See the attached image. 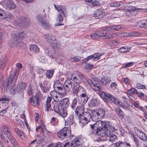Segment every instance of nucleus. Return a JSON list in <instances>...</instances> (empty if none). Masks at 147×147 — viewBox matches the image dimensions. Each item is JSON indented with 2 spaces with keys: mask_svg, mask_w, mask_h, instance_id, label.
Listing matches in <instances>:
<instances>
[{
  "mask_svg": "<svg viewBox=\"0 0 147 147\" xmlns=\"http://www.w3.org/2000/svg\"><path fill=\"white\" fill-rule=\"evenodd\" d=\"M120 5L119 3L117 2H112L110 4V6L111 7H118L120 6Z\"/></svg>",
  "mask_w": 147,
  "mask_h": 147,
  "instance_id": "54",
  "label": "nucleus"
},
{
  "mask_svg": "<svg viewBox=\"0 0 147 147\" xmlns=\"http://www.w3.org/2000/svg\"><path fill=\"white\" fill-rule=\"evenodd\" d=\"M17 88H16L15 85L12 86L10 89V92L12 95H14L16 93H17Z\"/></svg>",
  "mask_w": 147,
  "mask_h": 147,
  "instance_id": "46",
  "label": "nucleus"
},
{
  "mask_svg": "<svg viewBox=\"0 0 147 147\" xmlns=\"http://www.w3.org/2000/svg\"><path fill=\"white\" fill-rule=\"evenodd\" d=\"M30 51L34 53H37L39 52V49L38 47L36 45H30Z\"/></svg>",
  "mask_w": 147,
  "mask_h": 147,
  "instance_id": "27",
  "label": "nucleus"
},
{
  "mask_svg": "<svg viewBox=\"0 0 147 147\" xmlns=\"http://www.w3.org/2000/svg\"><path fill=\"white\" fill-rule=\"evenodd\" d=\"M55 88H57L56 89V90L58 91L59 93L61 95L66 94L67 91L68 90V89H67V88H65V87H64L63 88L62 87H61L60 86H57L55 87Z\"/></svg>",
  "mask_w": 147,
  "mask_h": 147,
  "instance_id": "24",
  "label": "nucleus"
},
{
  "mask_svg": "<svg viewBox=\"0 0 147 147\" xmlns=\"http://www.w3.org/2000/svg\"><path fill=\"white\" fill-rule=\"evenodd\" d=\"M74 116L73 114L71 115L65 121V123L67 125H72L74 123Z\"/></svg>",
  "mask_w": 147,
  "mask_h": 147,
  "instance_id": "26",
  "label": "nucleus"
},
{
  "mask_svg": "<svg viewBox=\"0 0 147 147\" xmlns=\"http://www.w3.org/2000/svg\"><path fill=\"white\" fill-rule=\"evenodd\" d=\"M90 125L94 134L105 136L106 135L109 136V135L111 133L110 130L111 125L108 122L99 120Z\"/></svg>",
  "mask_w": 147,
  "mask_h": 147,
  "instance_id": "1",
  "label": "nucleus"
},
{
  "mask_svg": "<svg viewBox=\"0 0 147 147\" xmlns=\"http://www.w3.org/2000/svg\"><path fill=\"white\" fill-rule=\"evenodd\" d=\"M69 103V100L67 98H64L61 100V102L59 103V105L62 106L63 109L66 108L68 106Z\"/></svg>",
  "mask_w": 147,
  "mask_h": 147,
  "instance_id": "21",
  "label": "nucleus"
},
{
  "mask_svg": "<svg viewBox=\"0 0 147 147\" xmlns=\"http://www.w3.org/2000/svg\"><path fill=\"white\" fill-rule=\"evenodd\" d=\"M62 14L59 13L57 15V20L59 22H61L63 20V17Z\"/></svg>",
  "mask_w": 147,
  "mask_h": 147,
  "instance_id": "53",
  "label": "nucleus"
},
{
  "mask_svg": "<svg viewBox=\"0 0 147 147\" xmlns=\"http://www.w3.org/2000/svg\"><path fill=\"white\" fill-rule=\"evenodd\" d=\"M42 95L40 92H37L35 96H32L29 99V103L32 106H36L40 105V100Z\"/></svg>",
  "mask_w": 147,
  "mask_h": 147,
  "instance_id": "5",
  "label": "nucleus"
},
{
  "mask_svg": "<svg viewBox=\"0 0 147 147\" xmlns=\"http://www.w3.org/2000/svg\"><path fill=\"white\" fill-rule=\"evenodd\" d=\"M16 133L21 138H22L24 137V135L22 132L19 128H16L15 129Z\"/></svg>",
  "mask_w": 147,
  "mask_h": 147,
  "instance_id": "33",
  "label": "nucleus"
},
{
  "mask_svg": "<svg viewBox=\"0 0 147 147\" xmlns=\"http://www.w3.org/2000/svg\"><path fill=\"white\" fill-rule=\"evenodd\" d=\"M91 114L92 120L95 121L98 119L102 118L105 115V112L103 109L99 108L97 110H92Z\"/></svg>",
  "mask_w": 147,
  "mask_h": 147,
  "instance_id": "4",
  "label": "nucleus"
},
{
  "mask_svg": "<svg viewBox=\"0 0 147 147\" xmlns=\"http://www.w3.org/2000/svg\"><path fill=\"white\" fill-rule=\"evenodd\" d=\"M2 131L5 136L11 142H13L14 138L12 134L9 129V127L4 125L2 127Z\"/></svg>",
  "mask_w": 147,
  "mask_h": 147,
  "instance_id": "9",
  "label": "nucleus"
},
{
  "mask_svg": "<svg viewBox=\"0 0 147 147\" xmlns=\"http://www.w3.org/2000/svg\"><path fill=\"white\" fill-rule=\"evenodd\" d=\"M0 138L2 139V140L5 143H8L9 141L7 138H5V136L3 133L0 132Z\"/></svg>",
  "mask_w": 147,
  "mask_h": 147,
  "instance_id": "55",
  "label": "nucleus"
},
{
  "mask_svg": "<svg viewBox=\"0 0 147 147\" xmlns=\"http://www.w3.org/2000/svg\"><path fill=\"white\" fill-rule=\"evenodd\" d=\"M41 24L42 28L45 29H49L50 27V24L48 22L43 21Z\"/></svg>",
  "mask_w": 147,
  "mask_h": 147,
  "instance_id": "32",
  "label": "nucleus"
},
{
  "mask_svg": "<svg viewBox=\"0 0 147 147\" xmlns=\"http://www.w3.org/2000/svg\"><path fill=\"white\" fill-rule=\"evenodd\" d=\"M106 30H107V27L106 29L105 30H102L100 31H99L98 32V35H99V38L102 37L103 36L105 37V36L106 34Z\"/></svg>",
  "mask_w": 147,
  "mask_h": 147,
  "instance_id": "39",
  "label": "nucleus"
},
{
  "mask_svg": "<svg viewBox=\"0 0 147 147\" xmlns=\"http://www.w3.org/2000/svg\"><path fill=\"white\" fill-rule=\"evenodd\" d=\"M16 75H17L14 77L13 76V75L10 74L8 77L5 80L2 82L1 87L2 93H4L6 91L7 88L10 87L12 83L15 84L17 80L16 76L18 75V73H16Z\"/></svg>",
  "mask_w": 147,
  "mask_h": 147,
  "instance_id": "2",
  "label": "nucleus"
},
{
  "mask_svg": "<svg viewBox=\"0 0 147 147\" xmlns=\"http://www.w3.org/2000/svg\"><path fill=\"white\" fill-rule=\"evenodd\" d=\"M113 144L116 147H131L129 143L120 141H117L114 143Z\"/></svg>",
  "mask_w": 147,
  "mask_h": 147,
  "instance_id": "14",
  "label": "nucleus"
},
{
  "mask_svg": "<svg viewBox=\"0 0 147 147\" xmlns=\"http://www.w3.org/2000/svg\"><path fill=\"white\" fill-rule=\"evenodd\" d=\"M123 10L125 13L127 14L129 13V15H133L132 13L136 11L135 7L131 6L125 7L123 9Z\"/></svg>",
  "mask_w": 147,
  "mask_h": 147,
  "instance_id": "16",
  "label": "nucleus"
},
{
  "mask_svg": "<svg viewBox=\"0 0 147 147\" xmlns=\"http://www.w3.org/2000/svg\"><path fill=\"white\" fill-rule=\"evenodd\" d=\"M27 92L29 96L33 94L34 93V87L32 86H30V85L29 87L28 88Z\"/></svg>",
  "mask_w": 147,
  "mask_h": 147,
  "instance_id": "38",
  "label": "nucleus"
},
{
  "mask_svg": "<svg viewBox=\"0 0 147 147\" xmlns=\"http://www.w3.org/2000/svg\"><path fill=\"white\" fill-rule=\"evenodd\" d=\"M74 84L70 80H68L66 81L64 83L63 87H66L67 89H71L74 87Z\"/></svg>",
  "mask_w": 147,
  "mask_h": 147,
  "instance_id": "23",
  "label": "nucleus"
},
{
  "mask_svg": "<svg viewBox=\"0 0 147 147\" xmlns=\"http://www.w3.org/2000/svg\"><path fill=\"white\" fill-rule=\"evenodd\" d=\"M112 99L111 101L115 105H117L118 104L119 100L115 96L113 95Z\"/></svg>",
  "mask_w": 147,
  "mask_h": 147,
  "instance_id": "59",
  "label": "nucleus"
},
{
  "mask_svg": "<svg viewBox=\"0 0 147 147\" xmlns=\"http://www.w3.org/2000/svg\"><path fill=\"white\" fill-rule=\"evenodd\" d=\"M5 19L6 18H9L11 19L12 18V15L11 13L9 12H5Z\"/></svg>",
  "mask_w": 147,
  "mask_h": 147,
  "instance_id": "61",
  "label": "nucleus"
},
{
  "mask_svg": "<svg viewBox=\"0 0 147 147\" xmlns=\"http://www.w3.org/2000/svg\"><path fill=\"white\" fill-rule=\"evenodd\" d=\"M114 34H110L109 33H106L105 38L107 39L112 38L114 37Z\"/></svg>",
  "mask_w": 147,
  "mask_h": 147,
  "instance_id": "62",
  "label": "nucleus"
},
{
  "mask_svg": "<svg viewBox=\"0 0 147 147\" xmlns=\"http://www.w3.org/2000/svg\"><path fill=\"white\" fill-rule=\"evenodd\" d=\"M121 29H122V26L120 25H113L107 27V30L109 31H112L114 30L117 31Z\"/></svg>",
  "mask_w": 147,
  "mask_h": 147,
  "instance_id": "17",
  "label": "nucleus"
},
{
  "mask_svg": "<svg viewBox=\"0 0 147 147\" xmlns=\"http://www.w3.org/2000/svg\"><path fill=\"white\" fill-rule=\"evenodd\" d=\"M45 53L48 55L50 57L54 58L53 55L52 53V51L49 48H45Z\"/></svg>",
  "mask_w": 147,
  "mask_h": 147,
  "instance_id": "35",
  "label": "nucleus"
},
{
  "mask_svg": "<svg viewBox=\"0 0 147 147\" xmlns=\"http://www.w3.org/2000/svg\"><path fill=\"white\" fill-rule=\"evenodd\" d=\"M81 119L80 121L81 122V125L83 127L90 121L91 119H92V115L88 112H86L81 116Z\"/></svg>",
  "mask_w": 147,
  "mask_h": 147,
  "instance_id": "7",
  "label": "nucleus"
},
{
  "mask_svg": "<svg viewBox=\"0 0 147 147\" xmlns=\"http://www.w3.org/2000/svg\"><path fill=\"white\" fill-rule=\"evenodd\" d=\"M69 143V142H67L65 144L58 143L55 145V147H68Z\"/></svg>",
  "mask_w": 147,
  "mask_h": 147,
  "instance_id": "37",
  "label": "nucleus"
},
{
  "mask_svg": "<svg viewBox=\"0 0 147 147\" xmlns=\"http://www.w3.org/2000/svg\"><path fill=\"white\" fill-rule=\"evenodd\" d=\"M136 86L138 89H146L145 86L142 85L139 83H138L136 84Z\"/></svg>",
  "mask_w": 147,
  "mask_h": 147,
  "instance_id": "63",
  "label": "nucleus"
},
{
  "mask_svg": "<svg viewBox=\"0 0 147 147\" xmlns=\"http://www.w3.org/2000/svg\"><path fill=\"white\" fill-rule=\"evenodd\" d=\"M54 6L59 13L62 14L63 17L66 16L67 12L66 7L63 5H57L54 4Z\"/></svg>",
  "mask_w": 147,
  "mask_h": 147,
  "instance_id": "11",
  "label": "nucleus"
},
{
  "mask_svg": "<svg viewBox=\"0 0 147 147\" xmlns=\"http://www.w3.org/2000/svg\"><path fill=\"white\" fill-rule=\"evenodd\" d=\"M85 67L87 69L90 70L93 68V65L89 63H86Z\"/></svg>",
  "mask_w": 147,
  "mask_h": 147,
  "instance_id": "64",
  "label": "nucleus"
},
{
  "mask_svg": "<svg viewBox=\"0 0 147 147\" xmlns=\"http://www.w3.org/2000/svg\"><path fill=\"white\" fill-rule=\"evenodd\" d=\"M16 67H18L17 69L16 70L15 72H14V75H13V76L15 77L16 76V73H18V75L16 76V80H17V77L18 76L19 71L20 69H21L22 67V65L20 63H17L16 64Z\"/></svg>",
  "mask_w": 147,
  "mask_h": 147,
  "instance_id": "29",
  "label": "nucleus"
},
{
  "mask_svg": "<svg viewBox=\"0 0 147 147\" xmlns=\"http://www.w3.org/2000/svg\"><path fill=\"white\" fill-rule=\"evenodd\" d=\"M102 85V84H100L99 83L94 82V85L93 86H94V89L96 91L99 90L101 89V87L100 86Z\"/></svg>",
  "mask_w": 147,
  "mask_h": 147,
  "instance_id": "42",
  "label": "nucleus"
},
{
  "mask_svg": "<svg viewBox=\"0 0 147 147\" xmlns=\"http://www.w3.org/2000/svg\"><path fill=\"white\" fill-rule=\"evenodd\" d=\"M16 20V25L18 28L28 25L30 22V20L28 18L24 16H22L20 18H18Z\"/></svg>",
  "mask_w": 147,
  "mask_h": 147,
  "instance_id": "6",
  "label": "nucleus"
},
{
  "mask_svg": "<svg viewBox=\"0 0 147 147\" xmlns=\"http://www.w3.org/2000/svg\"><path fill=\"white\" fill-rule=\"evenodd\" d=\"M36 20L38 23L41 24L43 21L44 18H42V16L41 14L37 15L36 16Z\"/></svg>",
  "mask_w": 147,
  "mask_h": 147,
  "instance_id": "41",
  "label": "nucleus"
},
{
  "mask_svg": "<svg viewBox=\"0 0 147 147\" xmlns=\"http://www.w3.org/2000/svg\"><path fill=\"white\" fill-rule=\"evenodd\" d=\"M45 36L47 38V41L50 44H51L55 40L54 38V37L50 33L46 34Z\"/></svg>",
  "mask_w": 147,
  "mask_h": 147,
  "instance_id": "28",
  "label": "nucleus"
},
{
  "mask_svg": "<svg viewBox=\"0 0 147 147\" xmlns=\"http://www.w3.org/2000/svg\"><path fill=\"white\" fill-rule=\"evenodd\" d=\"M115 111L117 115L119 117V118L122 119L123 118L125 115L123 111L121 110L120 108H117L115 109Z\"/></svg>",
  "mask_w": 147,
  "mask_h": 147,
  "instance_id": "25",
  "label": "nucleus"
},
{
  "mask_svg": "<svg viewBox=\"0 0 147 147\" xmlns=\"http://www.w3.org/2000/svg\"><path fill=\"white\" fill-rule=\"evenodd\" d=\"M111 80L109 78H101L100 81H98V83L102 85H109L110 83Z\"/></svg>",
  "mask_w": 147,
  "mask_h": 147,
  "instance_id": "22",
  "label": "nucleus"
},
{
  "mask_svg": "<svg viewBox=\"0 0 147 147\" xmlns=\"http://www.w3.org/2000/svg\"><path fill=\"white\" fill-rule=\"evenodd\" d=\"M80 96L84 99V100L83 101V103H86L88 100V98L87 96H86V94L84 93H82L81 95H80Z\"/></svg>",
  "mask_w": 147,
  "mask_h": 147,
  "instance_id": "52",
  "label": "nucleus"
},
{
  "mask_svg": "<svg viewBox=\"0 0 147 147\" xmlns=\"http://www.w3.org/2000/svg\"><path fill=\"white\" fill-rule=\"evenodd\" d=\"M54 70L51 69V70H47L46 74V75L47 77L49 78H51L53 76L54 72Z\"/></svg>",
  "mask_w": 147,
  "mask_h": 147,
  "instance_id": "36",
  "label": "nucleus"
},
{
  "mask_svg": "<svg viewBox=\"0 0 147 147\" xmlns=\"http://www.w3.org/2000/svg\"><path fill=\"white\" fill-rule=\"evenodd\" d=\"M140 22L141 26L147 29V19L142 20L140 21Z\"/></svg>",
  "mask_w": 147,
  "mask_h": 147,
  "instance_id": "47",
  "label": "nucleus"
},
{
  "mask_svg": "<svg viewBox=\"0 0 147 147\" xmlns=\"http://www.w3.org/2000/svg\"><path fill=\"white\" fill-rule=\"evenodd\" d=\"M137 92L138 91L136 89L134 88H131L130 89H129L127 90V94H136L137 93Z\"/></svg>",
  "mask_w": 147,
  "mask_h": 147,
  "instance_id": "43",
  "label": "nucleus"
},
{
  "mask_svg": "<svg viewBox=\"0 0 147 147\" xmlns=\"http://www.w3.org/2000/svg\"><path fill=\"white\" fill-rule=\"evenodd\" d=\"M50 45L54 48L59 49L60 47V45L59 43H57L55 40Z\"/></svg>",
  "mask_w": 147,
  "mask_h": 147,
  "instance_id": "44",
  "label": "nucleus"
},
{
  "mask_svg": "<svg viewBox=\"0 0 147 147\" xmlns=\"http://www.w3.org/2000/svg\"><path fill=\"white\" fill-rule=\"evenodd\" d=\"M82 142L81 141V139L80 138H75L74 140L72 141L71 145L73 146V147H76V146L79 147L81 146Z\"/></svg>",
  "mask_w": 147,
  "mask_h": 147,
  "instance_id": "15",
  "label": "nucleus"
},
{
  "mask_svg": "<svg viewBox=\"0 0 147 147\" xmlns=\"http://www.w3.org/2000/svg\"><path fill=\"white\" fill-rule=\"evenodd\" d=\"M44 84L43 92H47V91L50 88V84H49L48 83H47V84Z\"/></svg>",
  "mask_w": 147,
  "mask_h": 147,
  "instance_id": "50",
  "label": "nucleus"
},
{
  "mask_svg": "<svg viewBox=\"0 0 147 147\" xmlns=\"http://www.w3.org/2000/svg\"><path fill=\"white\" fill-rule=\"evenodd\" d=\"M132 139L135 142L136 145L137 147L139 146V142L138 139L136 138L135 137L134 135H133Z\"/></svg>",
  "mask_w": 147,
  "mask_h": 147,
  "instance_id": "60",
  "label": "nucleus"
},
{
  "mask_svg": "<svg viewBox=\"0 0 147 147\" xmlns=\"http://www.w3.org/2000/svg\"><path fill=\"white\" fill-rule=\"evenodd\" d=\"M99 4L100 3L98 1L95 0H92L89 5H90L91 6H92L94 7L96 6L99 5Z\"/></svg>",
  "mask_w": 147,
  "mask_h": 147,
  "instance_id": "45",
  "label": "nucleus"
},
{
  "mask_svg": "<svg viewBox=\"0 0 147 147\" xmlns=\"http://www.w3.org/2000/svg\"><path fill=\"white\" fill-rule=\"evenodd\" d=\"M57 135L58 138L61 140L70 138L73 136L71 135L70 129L67 127H64L58 131L57 133Z\"/></svg>",
  "mask_w": 147,
  "mask_h": 147,
  "instance_id": "3",
  "label": "nucleus"
},
{
  "mask_svg": "<svg viewBox=\"0 0 147 147\" xmlns=\"http://www.w3.org/2000/svg\"><path fill=\"white\" fill-rule=\"evenodd\" d=\"M129 32H119L117 35L119 36H124L125 37H129Z\"/></svg>",
  "mask_w": 147,
  "mask_h": 147,
  "instance_id": "56",
  "label": "nucleus"
},
{
  "mask_svg": "<svg viewBox=\"0 0 147 147\" xmlns=\"http://www.w3.org/2000/svg\"><path fill=\"white\" fill-rule=\"evenodd\" d=\"M91 37L92 38L96 39L99 38V35H98V32H96L95 33H93L91 35Z\"/></svg>",
  "mask_w": 147,
  "mask_h": 147,
  "instance_id": "58",
  "label": "nucleus"
},
{
  "mask_svg": "<svg viewBox=\"0 0 147 147\" xmlns=\"http://www.w3.org/2000/svg\"><path fill=\"white\" fill-rule=\"evenodd\" d=\"M109 94V93L107 92H104L102 91H100L99 93V96L106 102H108V98Z\"/></svg>",
  "mask_w": 147,
  "mask_h": 147,
  "instance_id": "20",
  "label": "nucleus"
},
{
  "mask_svg": "<svg viewBox=\"0 0 147 147\" xmlns=\"http://www.w3.org/2000/svg\"><path fill=\"white\" fill-rule=\"evenodd\" d=\"M129 49H128L127 47H123L119 48L118 50L120 52H125L129 51Z\"/></svg>",
  "mask_w": 147,
  "mask_h": 147,
  "instance_id": "51",
  "label": "nucleus"
},
{
  "mask_svg": "<svg viewBox=\"0 0 147 147\" xmlns=\"http://www.w3.org/2000/svg\"><path fill=\"white\" fill-rule=\"evenodd\" d=\"M26 37V34L23 32H18L15 34L9 41V43L11 44V45H12L13 43H15L18 41L21 38Z\"/></svg>",
  "mask_w": 147,
  "mask_h": 147,
  "instance_id": "10",
  "label": "nucleus"
},
{
  "mask_svg": "<svg viewBox=\"0 0 147 147\" xmlns=\"http://www.w3.org/2000/svg\"><path fill=\"white\" fill-rule=\"evenodd\" d=\"M7 59L5 58H1L0 61V67L1 69H3L6 64Z\"/></svg>",
  "mask_w": 147,
  "mask_h": 147,
  "instance_id": "30",
  "label": "nucleus"
},
{
  "mask_svg": "<svg viewBox=\"0 0 147 147\" xmlns=\"http://www.w3.org/2000/svg\"><path fill=\"white\" fill-rule=\"evenodd\" d=\"M109 140L111 142H116L117 140V136L114 135H111L110 134L109 135Z\"/></svg>",
  "mask_w": 147,
  "mask_h": 147,
  "instance_id": "40",
  "label": "nucleus"
},
{
  "mask_svg": "<svg viewBox=\"0 0 147 147\" xmlns=\"http://www.w3.org/2000/svg\"><path fill=\"white\" fill-rule=\"evenodd\" d=\"M138 136L140 139L144 141H146L147 139V138L146 134L142 132L137 133Z\"/></svg>",
  "mask_w": 147,
  "mask_h": 147,
  "instance_id": "34",
  "label": "nucleus"
},
{
  "mask_svg": "<svg viewBox=\"0 0 147 147\" xmlns=\"http://www.w3.org/2000/svg\"><path fill=\"white\" fill-rule=\"evenodd\" d=\"M77 76H78V78L79 81V83H81L83 81V80L84 79V76L80 73H78L77 74Z\"/></svg>",
  "mask_w": 147,
  "mask_h": 147,
  "instance_id": "57",
  "label": "nucleus"
},
{
  "mask_svg": "<svg viewBox=\"0 0 147 147\" xmlns=\"http://www.w3.org/2000/svg\"><path fill=\"white\" fill-rule=\"evenodd\" d=\"M75 112L78 116H80L81 117L84 113L83 106L80 105L78 106Z\"/></svg>",
  "mask_w": 147,
  "mask_h": 147,
  "instance_id": "19",
  "label": "nucleus"
},
{
  "mask_svg": "<svg viewBox=\"0 0 147 147\" xmlns=\"http://www.w3.org/2000/svg\"><path fill=\"white\" fill-rule=\"evenodd\" d=\"M5 6L6 9L8 10L14 9L16 7V5L11 0H5Z\"/></svg>",
  "mask_w": 147,
  "mask_h": 147,
  "instance_id": "12",
  "label": "nucleus"
},
{
  "mask_svg": "<svg viewBox=\"0 0 147 147\" xmlns=\"http://www.w3.org/2000/svg\"><path fill=\"white\" fill-rule=\"evenodd\" d=\"M94 16L96 18L100 19L102 18L103 16L105 15L104 10L102 9H97L94 12Z\"/></svg>",
  "mask_w": 147,
  "mask_h": 147,
  "instance_id": "13",
  "label": "nucleus"
},
{
  "mask_svg": "<svg viewBox=\"0 0 147 147\" xmlns=\"http://www.w3.org/2000/svg\"><path fill=\"white\" fill-rule=\"evenodd\" d=\"M97 100L95 98H93L91 99L89 102L88 106L90 107H95L97 104Z\"/></svg>",
  "mask_w": 147,
  "mask_h": 147,
  "instance_id": "31",
  "label": "nucleus"
},
{
  "mask_svg": "<svg viewBox=\"0 0 147 147\" xmlns=\"http://www.w3.org/2000/svg\"><path fill=\"white\" fill-rule=\"evenodd\" d=\"M77 99L76 98H74L73 100L72 103L71 105V107L72 109L75 110L76 108V106L77 104Z\"/></svg>",
  "mask_w": 147,
  "mask_h": 147,
  "instance_id": "49",
  "label": "nucleus"
},
{
  "mask_svg": "<svg viewBox=\"0 0 147 147\" xmlns=\"http://www.w3.org/2000/svg\"><path fill=\"white\" fill-rule=\"evenodd\" d=\"M53 109L54 111L60 114L61 116L63 117H65L67 115V111L63 109L62 106L59 105V103L54 105Z\"/></svg>",
  "mask_w": 147,
  "mask_h": 147,
  "instance_id": "8",
  "label": "nucleus"
},
{
  "mask_svg": "<svg viewBox=\"0 0 147 147\" xmlns=\"http://www.w3.org/2000/svg\"><path fill=\"white\" fill-rule=\"evenodd\" d=\"M26 87V85L24 83H19L17 87V93H21L25 90Z\"/></svg>",
  "mask_w": 147,
  "mask_h": 147,
  "instance_id": "18",
  "label": "nucleus"
},
{
  "mask_svg": "<svg viewBox=\"0 0 147 147\" xmlns=\"http://www.w3.org/2000/svg\"><path fill=\"white\" fill-rule=\"evenodd\" d=\"M81 57L80 56H76L73 58H72L70 59L71 62H76L79 61Z\"/></svg>",
  "mask_w": 147,
  "mask_h": 147,
  "instance_id": "48",
  "label": "nucleus"
}]
</instances>
